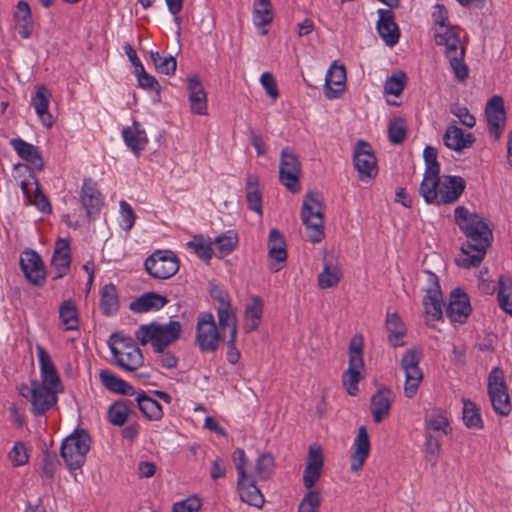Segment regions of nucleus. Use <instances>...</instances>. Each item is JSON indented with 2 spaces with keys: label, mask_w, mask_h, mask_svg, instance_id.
Listing matches in <instances>:
<instances>
[{
  "label": "nucleus",
  "mask_w": 512,
  "mask_h": 512,
  "mask_svg": "<svg viewBox=\"0 0 512 512\" xmlns=\"http://www.w3.org/2000/svg\"><path fill=\"white\" fill-rule=\"evenodd\" d=\"M438 151L436 148L432 146H426L423 151V158L425 161V173L423 180L420 184L422 188L426 189V196L430 198L432 195L431 189H428L426 186L429 184L432 188L435 185V182L432 183L431 180L438 177L440 175V163L438 162Z\"/></svg>",
  "instance_id": "bb28decb"
},
{
  "label": "nucleus",
  "mask_w": 512,
  "mask_h": 512,
  "mask_svg": "<svg viewBox=\"0 0 512 512\" xmlns=\"http://www.w3.org/2000/svg\"><path fill=\"white\" fill-rule=\"evenodd\" d=\"M421 359L422 351L415 348L408 349L401 359V368L405 373L404 394L408 398L415 396L423 380V373L419 368Z\"/></svg>",
  "instance_id": "9d476101"
},
{
  "label": "nucleus",
  "mask_w": 512,
  "mask_h": 512,
  "mask_svg": "<svg viewBox=\"0 0 512 512\" xmlns=\"http://www.w3.org/2000/svg\"><path fill=\"white\" fill-rule=\"evenodd\" d=\"M449 421L441 410H433L426 416L425 419V431L426 433H439L442 432L444 435L448 434Z\"/></svg>",
  "instance_id": "37998d69"
},
{
  "label": "nucleus",
  "mask_w": 512,
  "mask_h": 512,
  "mask_svg": "<svg viewBox=\"0 0 512 512\" xmlns=\"http://www.w3.org/2000/svg\"><path fill=\"white\" fill-rule=\"evenodd\" d=\"M363 340L354 336L349 344V366L342 375V384L351 396L357 395L358 383L364 378Z\"/></svg>",
  "instance_id": "0eeeda50"
},
{
  "label": "nucleus",
  "mask_w": 512,
  "mask_h": 512,
  "mask_svg": "<svg viewBox=\"0 0 512 512\" xmlns=\"http://www.w3.org/2000/svg\"><path fill=\"white\" fill-rule=\"evenodd\" d=\"M108 346L112 351V347H119V350L127 351L128 347L138 348L131 336L124 335L121 332L113 333L108 340Z\"/></svg>",
  "instance_id": "e2e57ef3"
},
{
  "label": "nucleus",
  "mask_w": 512,
  "mask_h": 512,
  "mask_svg": "<svg viewBox=\"0 0 512 512\" xmlns=\"http://www.w3.org/2000/svg\"><path fill=\"white\" fill-rule=\"evenodd\" d=\"M300 174L301 163L298 157L289 148L282 149L279 164V181L281 184L290 192L298 193L301 190Z\"/></svg>",
  "instance_id": "9b49d317"
},
{
  "label": "nucleus",
  "mask_w": 512,
  "mask_h": 512,
  "mask_svg": "<svg viewBox=\"0 0 512 512\" xmlns=\"http://www.w3.org/2000/svg\"><path fill=\"white\" fill-rule=\"evenodd\" d=\"M90 445V435L84 429H76L63 440L60 454L69 470L80 469L84 465Z\"/></svg>",
  "instance_id": "423d86ee"
},
{
  "label": "nucleus",
  "mask_w": 512,
  "mask_h": 512,
  "mask_svg": "<svg viewBox=\"0 0 512 512\" xmlns=\"http://www.w3.org/2000/svg\"><path fill=\"white\" fill-rule=\"evenodd\" d=\"M150 58L155 66V69L165 75H173L176 71V59L171 56H162L159 52H151Z\"/></svg>",
  "instance_id": "6e6d98bb"
},
{
  "label": "nucleus",
  "mask_w": 512,
  "mask_h": 512,
  "mask_svg": "<svg viewBox=\"0 0 512 512\" xmlns=\"http://www.w3.org/2000/svg\"><path fill=\"white\" fill-rule=\"evenodd\" d=\"M123 139L126 145L134 152L139 155L143 151L148 143L146 133L140 128L139 123L134 122L133 128L126 127L122 131Z\"/></svg>",
  "instance_id": "f704fd0d"
},
{
  "label": "nucleus",
  "mask_w": 512,
  "mask_h": 512,
  "mask_svg": "<svg viewBox=\"0 0 512 512\" xmlns=\"http://www.w3.org/2000/svg\"><path fill=\"white\" fill-rule=\"evenodd\" d=\"M346 70L344 66L332 64L325 77L324 94L328 99L338 98L345 89Z\"/></svg>",
  "instance_id": "5701e85b"
},
{
  "label": "nucleus",
  "mask_w": 512,
  "mask_h": 512,
  "mask_svg": "<svg viewBox=\"0 0 512 512\" xmlns=\"http://www.w3.org/2000/svg\"><path fill=\"white\" fill-rule=\"evenodd\" d=\"M115 363L121 369L128 372H135L144 364V357L140 348H129L127 351L119 350V347H112L111 351Z\"/></svg>",
  "instance_id": "a878e982"
},
{
  "label": "nucleus",
  "mask_w": 512,
  "mask_h": 512,
  "mask_svg": "<svg viewBox=\"0 0 512 512\" xmlns=\"http://www.w3.org/2000/svg\"><path fill=\"white\" fill-rule=\"evenodd\" d=\"M441 451V440L432 433H426L425 457L428 462L435 466L438 462V456Z\"/></svg>",
  "instance_id": "13d9d810"
},
{
  "label": "nucleus",
  "mask_w": 512,
  "mask_h": 512,
  "mask_svg": "<svg viewBox=\"0 0 512 512\" xmlns=\"http://www.w3.org/2000/svg\"><path fill=\"white\" fill-rule=\"evenodd\" d=\"M20 266L30 283L39 287L45 284V267L41 257L35 251H25L20 258Z\"/></svg>",
  "instance_id": "6ab92c4d"
},
{
  "label": "nucleus",
  "mask_w": 512,
  "mask_h": 512,
  "mask_svg": "<svg viewBox=\"0 0 512 512\" xmlns=\"http://www.w3.org/2000/svg\"><path fill=\"white\" fill-rule=\"evenodd\" d=\"M386 328L389 344L394 348L404 346L402 338L406 335V327L397 313L387 314Z\"/></svg>",
  "instance_id": "e433bc0d"
},
{
  "label": "nucleus",
  "mask_w": 512,
  "mask_h": 512,
  "mask_svg": "<svg viewBox=\"0 0 512 512\" xmlns=\"http://www.w3.org/2000/svg\"><path fill=\"white\" fill-rule=\"evenodd\" d=\"M238 243L237 234L233 231H228L215 238L214 244L216 246L217 255L219 258L225 257L232 253Z\"/></svg>",
  "instance_id": "5fc2aeb1"
},
{
  "label": "nucleus",
  "mask_w": 512,
  "mask_h": 512,
  "mask_svg": "<svg viewBox=\"0 0 512 512\" xmlns=\"http://www.w3.org/2000/svg\"><path fill=\"white\" fill-rule=\"evenodd\" d=\"M146 272L155 279L165 280L173 277L179 270V260L170 250H157L144 262Z\"/></svg>",
  "instance_id": "1a4fd4ad"
},
{
  "label": "nucleus",
  "mask_w": 512,
  "mask_h": 512,
  "mask_svg": "<svg viewBox=\"0 0 512 512\" xmlns=\"http://www.w3.org/2000/svg\"><path fill=\"white\" fill-rule=\"evenodd\" d=\"M450 112L456 116L460 122L468 127L473 128L476 124L475 117L469 112L468 108L465 106L453 105L450 108Z\"/></svg>",
  "instance_id": "338daca9"
},
{
  "label": "nucleus",
  "mask_w": 512,
  "mask_h": 512,
  "mask_svg": "<svg viewBox=\"0 0 512 512\" xmlns=\"http://www.w3.org/2000/svg\"><path fill=\"white\" fill-rule=\"evenodd\" d=\"M273 20L270 0H254L253 21L257 27L266 26Z\"/></svg>",
  "instance_id": "49530a36"
},
{
  "label": "nucleus",
  "mask_w": 512,
  "mask_h": 512,
  "mask_svg": "<svg viewBox=\"0 0 512 512\" xmlns=\"http://www.w3.org/2000/svg\"><path fill=\"white\" fill-rule=\"evenodd\" d=\"M497 298L500 308L512 315V281L510 278L500 277Z\"/></svg>",
  "instance_id": "8fccbe9b"
},
{
  "label": "nucleus",
  "mask_w": 512,
  "mask_h": 512,
  "mask_svg": "<svg viewBox=\"0 0 512 512\" xmlns=\"http://www.w3.org/2000/svg\"><path fill=\"white\" fill-rule=\"evenodd\" d=\"M433 20L438 27L435 29L434 40L436 45L445 46L446 57L458 81L468 78L469 69L464 63L465 49L460 43V36L454 28L446 26L448 20L444 5L437 4L433 13Z\"/></svg>",
  "instance_id": "f03ea898"
},
{
  "label": "nucleus",
  "mask_w": 512,
  "mask_h": 512,
  "mask_svg": "<svg viewBox=\"0 0 512 512\" xmlns=\"http://www.w3.org/2000/svg\"><path fill=\"white\" fill-rule=\"evenodd\" d=\"M487 391L495 413L500 416H508L511 412L512 406L508 395L504 372L501 368L494 367L489 373Z\"/></svg>",
  "instance_id": "6e6552de"
},
{
  "label": "nucleus",
  "mask_w": 512,
  "mask_h": 512,
  "mask_svg": "<svg viewBox=\"0 0 512 512\" xmlns=\"http://www.w3.org/2000/svg\"><path fill=\"white\" fill-rule=\"evenodd\" d=\"M354 452L351 456V470L356 472L360 470L370 453V440L365 426L358 429L354 440Z\"/></svg>",
  "instance_id": "cd10ccee"
},
{
  "label": "nucleus",
  "mask_w": 512,
  "mask_h": 512,
  "mask_svg": "<svg viewBox=\"0 0 512 512\" xmlns=\"http://www.w3.org/2000/svg\"><path fill=\"white\" fill-rule=\"evenodd\" d=\"M60 462L56 452L45 450L42 456V471L46 478H53Z\"/></svg>",
  "instance_id": "680f3d73"
},
{
  "label": "nucleus",
  "mask_w": 512,
  "mask_h": 512,
  "mask_svg": "<svg viewBox=\"0 0 512 512\" xmlns=\"http://www.w3.org/2000/svg\"><path fill=\"white\" fill-rule=\"evenodd\" d=\"M59 317L66 330L78 329V313L72 300L64 301L59 308Z\"/></svg>",
  "instance_id": "603ef678"
},
{
  "label": "nucleus",
  "mask_w": 512,
  "mask_h": 512,
  "mask_svg": "<svg viewBox=\"0 0 512 512\" xmlns=\"http://www.w3.org/2000/svg\"><path fill=\"white\" fill-rule=\"evenodd\" d=\"M168 303L166 297L155 292H147L136 298L129 305V308L136 313L158 311Z\"/></svg>",
  "instance_id": "72a5a7b5"
},
{
  "label": "nucleus",
  "mask_w": 512,
  "mask_h": 512,
  "mask_svg": "<svg viewBox=\"0 0 512 512\" xmlns=\"http://www.w3.org/2000/svg\"><path fill=\"white\" fill-rule=\"evenodd\" d=\"M392 403V393L387 388L377 391L371 398V413L375 423L383 421L390 412Z\"/></svg>",
  "instance_id": "473e14b6"
},
{
  "label": "nucleus",
  "mask_w": 512,
  "mask_h": 512,
  "mask_svg": "<svg viewBox=\"0 0 512 512\" xmlns=\"http://www.w3.org/2000/svg\"><path fill=\"white\" fill-rule=\"evenodd\" d=\"M36 349L42 379L40 384L57 389L58 385L60 384V377L51 360L50 355L45 350V348L40 345H37Z\"/></svg>",
  "instance_id": "c85d7f7f"
},
{
  "label": "nucleus",
  "mask_w": 512,
  "mask_h": 512,
  "mask_svg": "<svg viewBox=\"0 0 512 512\" xmlns=\"http://www.w3.org/2000/svg\"><path fill=\"white\" fill-rule=\"evenodd\" d=\"M320 505V492L317 490H308L300 501L298 512H317Z\"/></svg>",
  "instance_id": "052dcab7"
},
{
  "label": "nucleus",
  "mask_w": 512,
  "mask_h": 512,
  "mask_svg": "<svg viewBox=\"0 0 512 512\" xmlns=\"http://www.w3.org/2000/svg\"><path fill=\"white\" fill-rule=\"evenodd\" d=\"M472 312L469 296L460 288L454 289L450 294L446 316L452 323L464 324Z\"/></svg>",
  "instance_id": "a211bd4d"
},
{
  "label": "nucleus",
  "mask_w": 512,
  "mask_h": 512,
  "mask_svg": "<svg viewBox=\"0 0 512 512\" xmlns=\"http://www.w3.org/2000/svg\"><path fill=\"white\" fill-rule=\"evenodd\" d=\"M301 219L308 231L312 243H319L324 238V204L319 192L305 194L301 208Z\"/></svg>",
  "instance_id": "39448f33"
},
{
  "label": "nucleus",
  "mask_w": 512,
  "mask_h": 512,
  "mask_svg": "<svg viewBox=\"0 0 512 512\" xmlns=\"http://www.w3.org/2000/svg\"><path fill=\"white\" fill-rule=\"evenodd\" d=\"M50 92L44 85L36 88V93L31 99V105L34 107L41 123L46 127L53 125L52 115L49 113Z\"/></svg>",
  "instance_id": "2f4dec72"
},
{
  "label": "nucleus",
  "mask_w": 512,
  "mask_h": 512,
  "mask_svg": "<svg viewBox=\"0 0 512 512\" xmlns=\"http://www.w3.org/2000/svg\"><path fill=\"white\" fill-rule=\"evenodd\" d=\"M181 330L179 321L171 320L166 324L151 322L141 325L136 330L135 337L143 346L150 343L154 352H163V349L180 338Z\"/></svg>",
  "instance_id": "7ed1b4c3"
},
{
  "label": "nucleus",
  "mask_w": 512,
  "mask_h": 512,
  "mask_svg": "<svg viewBox=\"0 0 512 512\" xmlns=\"http://www.w3.org/2000/svg\"><path fill=\"white\" fill-rule=\"evenodd\" d=\"M99 377L103 386L111 392L125 396H132L135 394L134 388L128 382L117 377L108 370H102Z\"/></svg>",
  "instance_id": "c9c22d12"
},
{
  "label": "nucleus",
  "mask_w": 512,
  "mask_h": 512,
  "mask_svg": "<svg viewBox=\"0 0 512 512\" xmlns=\"http://www.w3.org/2000/svg\"><path fill=\"white\" fill-rule=\"evenodd\" d=\"M426 277L429 285L426 289V296L423 299L425 314L430 316L433 321L440 320L443 316V297L439 279L430 271H426Z\"/></svg>",
  "instance_id": "2eb2a0df"
},
{
  "label": "nucleus",
  "mask_w": 512,
  "mask_h": 512,
  "mask_svg": "<svg viewBox=\"0 0 512 512\" xmlns=\"http://www.w3.org/2000/svg\"><path fill=\"white\" fill-rule=\"evenodd\" d=\"M220 332L211 313H202L196 326V343L202 352H214L218 348Z\"/></svg>",
  "instance_id": "f8f14e48"
},
{
  "label": "nucleus",
  "mask_w": 512,
  "mask_h": 512,
  "mask_svg": "<svg viewBox=\"0 0 512 512\" xmlns=\"http://www.w3.org/2000/svg\"><path fill=\"white\" fill-rule=\"evenodd\" d=\"M353 161L360 179L373 178L377 175V159L369 143L358 140L354 152Z\"/></svg>",
  "instance_id": "4468645a"
},
{
  "label": "nucleus",
  "mask_w": 512,
  "mask_h": 512,
  "mask_svg": "<svg viewBox=\"0 0 512 512\" xmlns=\"http://www.w3.org/2000/svg\"><path fill=\"white\" fill-rule=\"evenodd\" d=\"M79 200L85 210L88 222L94 221L104 206V197L98 184L92 178H84L81 186Z\"/></svg>",
  "instance_id": "ddd939ff"
},
{
  "label": "nucleus",
  "mask_w": 512,
  "mask_h": 512,
  "mask_svg": "<svg viewBox=\"0 0 512 512\" xmlns=\"http://www.w3.org/2000/svg\"><path fill=\"white\" fill-rule=\"evenodd\" d=\"M35 186L34 192L28 189V197H25L26 204L35 206L42 213H50L52 208L48 197L43 193L39 181L33 184Z\"/></svg>",
  "instance_id": "864d4df0"
},
{
  "label": "nucleus",
  "mask_w": 512,
  "mask_h": 512,
  "mask_svg": "<svg viewBox=\"0 0 512 512\" xmlns=\"http://www.w3.org/2000/svg\"><path fill=\"white\" fill-rule=\"evenodd\" d=\"M485 114L488 122L490 135L495 140H499L501 138L506 123V112L503 98L501 96L494 95L487 102Z\"/></svg>",
  "instance_id": "f3484780"
},
{
  "label": "nucleus",
  "mask_w": 512,
  "mask_h": 512,
  "mask_svg": "<svg viewBox=\"0 0 512 512\" xmlns=\"http://www.w3.org/2000/svg\"><path fill=\"white\" fill-rule=\"evenodd\" d=\"M256 479L252 476H247L244 479H238L237 490L240 499L256 508H262L264 505V496L262 495L259 488L256 486Z\"/></svg>",
  "instance_id": "c756f323"
},
{
  "label": "nucleus",
  "mask_w": 512,
  "mask_h": 512,
  "mask_svg": "<svg viewBox=\"0 0 512 512\" xmlns=\"http://www.w3.org/2000/svg\"><path fill=\"white\" fill-rule=\"evenodd\" d=\"M10 145L21 159L32 164L35 169L38 171H42L44 169V160L38 147L24 141L21 138L11 139Z\"/></svg>",
  "instance_id": "7c9ffc66"
},
{
  "label": "nucleus",
  "mask_w": 512,
  "mask_h": 512,
  "mask_svg": "<svg viewBox=\"0 0 512 512\" xmlns=\"http://www.w3.org/2000/svg\"><path fill=\"white\" fill-rule=\"evenodd\" d=\"M71 253L70 243L67 239L59 238L55 243L51 266L55 271L53 279L64 277L70 270Z\"/></svg>",
  "instance_id": "4be33fe9"
},
{
  "label": "nucleus",
  "mask_w": 512,
  "mask_h": 512,
  "mask_svg": "<svg viewBox=\"0 0 512 512\" xmlns=\"http://www.w3.org/2000/svg\"><path fill=\"white\" fill-rule=\"evenodd\" d=\"M378 15L377 32L386 45L393 47L400 38V30L395 22L394 13L391 9H379Z\"/></svg>",
  "instance_id": "412c9836"
},
{
  "label": "nucleus",
  "mask_w": 512,
  "mask_h": 512,
  "mask_svg": "<svg viewBox=\"0 0 512 512\" xmlns=\"http://www.w3.org/2000/svg\"><path fill=\"white\" fill-rule=\"evenodd\" d=\"M188 246L194 250L199 258L205 261H209L212 258L213 249L211 243H205L202 237H195L188 243Z\"/></svg>",
  "instance_id": "69168bd1"
},
{
  "label": "nucleus",
  "mask_w": 512,
  "mask_h": 512,
  "mask_svg": "<svg viewBox=\"0 0 512 512\" xmlns=\"http://www.w3.org/2000/svg\"><path fill=\"white\" fill-rule=\"evenodd\" d=\"M269 256L278 262H284L287 258L286 243L279 230L273 228L269 233Z\"/></svg>",
  "instance_id": "79ce46f5"
},
{
  "label": "nucleus",
  "mask_w": 512,
  "mask_h": 512,
  "mask_svg": "<svg viewBox=\"0 0 512 512\" xmlns=\"http://www.w3.org/2000/svg\"><path fill=\"white\" fill-rule=\"evenodd\" d=\"M13 177L19 182L24 197H28L30 185L38 181L33 170L27 164L22 163L14 165Z\"/></svg>",
  "instance_id": "c03bdc74"
},
{
  "label": "nucleus",
  "mask_w": 512,
  "mask_h": 512,
  "mask_svg": "<svg viewBox=\"0 0 512 512\" xmlns=\"http://www.w3.org/2000/svg\"><path fill=\"white\" fill-rule=\"evenodd\" d=\"M407 135V125L403 118H396L390 121L388 126V137L392 144L402 143Z\"/></svg>",
  "instance_id": "4d7b16f0"
},
{
  "label": "nucleus",
  "mask_w": 512,
  "mask_h": 512,
  "mask_svg": "<svg viewBox=\"0 0 512 512\" xmlns=\"http://www.w3.org/2000/svg\"><path fill=\"white\" fill-rule=\"evenodd\" d=\"M274 458L270 453L259 455L254 469V479L260 481L268 480L274 472Z\"/></svg>",
  "instance_id": "3c124183"
},
{
  "label": "nucleus",
  "mask_w": 512,
  "mask_h": 512,
  "mask_svg": "<svg viewBox=\"0 0 512 512\" xmlns=\"http://www.w3.org/2000/svg\"><path fill=\"white\" fill-rule=\"evenodd\" d=\"M187 90L191 112L197 115H206L208 110L207 94L197 75L188 78Z\"/></svg>",
  "instance_id": "b1692460"
},
{
  "label": "nucleus",
  "mask_w": 512,
  "mask_h": 512,
  "mask_svg": "<svg viewBox=\"0 0 512 512\" xmlns=\"http://www.w3.org/2000/svg\"><path fill=\"white\" fill-rule=\"evenodd\" d=\"M217 317L220 329L224 331L229 329V337L237 336V318L231 304L223 307H217Z\"/></svg>",
  "instance_id": "09e8293b"
},
{
  "label": "nucleus",
  "mask_w": 512,
  "mask_h": 512,
  "mask_svg": "<svg viewBox=\"0 0 512 512\" xmlns=\"http://www.w3.org/2000/svg\"><path fill=\"white\" fill-rule=\"evenodd\" d=\"M137 405L143 415L152 421L160 420L163 417L162 406L158 401L142 392L136 397Z\"/></svg>",
  "instance_id": "ea45409f"
},
{
  "label": "nucleus",
  "mask_w": 512,
  "mask_h": 512,
  "mask_svg": "<svg viewBox=\"0 0 512 512\" xmlns=\"http://www.w3.org/2000/svg\"><path fill=\"white\" fill-rule=\"evenodd\" d=\"M324 465L322 449L319 446H310L308 451L307 464L303 472V484L308 490L319 481Z\"/></svg>",
  "instance_id": "aec40b11"
},
{
  "label": "nucleus",
  "mask_w": 512,
  "mask_h": 512,
  "mask_svg": "<svg viewBox=\"0 0 512 512\" xmlns=\"http://www.w3.org/2000/svg\"><path fill=\"white\" fill-rule=\"evenodd\" d=\"M476 141L472 133H465L456 125H449L443 135L444 145L453 151L460 152L471 147Z\"/></svg>",
  "instance_id": "393cba45"
},
{
  "label": "nucleus",
  "mask_w": 512,
  "mask_h": 512,
  "mask_svg": "<svg viewBox=\"0 0 512 512\" xmlns=\"http://www.w3.org/2000/svg\"><path fill=\"white\" fill-rule=\"evenodd\" d=\"M57 389L31 381V412L35 416L44 415L57 403Z\"/></svg>",
  "instance_id": "dca6fc26"
},
{
  "label": "nucleus",
  "mask_w": 512,
  "mask_h": 512,
  "mask_svg": "<svg viewBox=\"0 0 512 512\" xmlns=\"http://www.w3.org/2000/svg\"><path fill=\"white\" fill-rule=\"evenodd\" d=\"M133 402L127 400L115 401L108 408V419L114 426H123L132 411Z\"/></svg>",
  "instance_id": "58836bf2"
},
{
  "label": "nucleus",
  "mask_w": 512,
  "mask_h": 512,
  "mask_svg": "<svg viewBox=\"0 0 512 512\" xmlns=\"http://www.w3.org/2000/svg\"><path fill=\"white\" fill-rule=\"evenodd\" d=\"M435 185L431 188L428 184L426 187L431 189L430 198L426 196V189L420 186L419 192L427 204L446 205L458 201L466 188V181L461 176L443 175L431 180Z\"/></svg>",
  "instance_id": "20e7f679"
},
{
  "label": "nucleus",
  "mask_w": 512,
  "mask_h": 512,
  "mask_svg": "<svg viewBox=\"0 0 512 512\" xmlns=\"http://www.w3.org/2000/svg\"><path fill=\"white\" fill-rule=\"evenodd\" d=\"M101 310L104 315L110 316L119 309V299L117 288L113 284H106L101 291Z\"/></svg>",
  "instance_id": "a19ab883"
},
{
  "label": "nucleus",
  "mask_w": 512,
  "mask_h": 512,
  "mask_svg": "<svg viewBox=\"0 0 512 512\" xmlns=\"http://www.w3.org/2000/svg\"><path fill=\"white\" fill-rule=\"evenodd\" d=\"M9 458L15 466H22L28 462L27 448L22 442H17L9 453Z\"/></svg>",
  "instance_id": "774afa93"
},
{
  "label": "nucleus",
  "mask_w": 512,
  "mask_h": 512,
  "mask_svg": "<svg viewBox=\"0 0 512 512\" xmlns=\"http://www.w3.org/2000/svg\"><path fill=\"white\" fill-rule=\"evenodd\" d=\"M263 312V301L259 296H252L245 307V330L251 332L259 327Z\"/></svg>",
  "instance_id": "4c0bfd02"
},
{
  "label": "nucleus",
  "mask_w": 512,
  "mask_h": 512,
  "mask_svg": "<svg viewBox=\"0 0 512 512\" xmlns=\"http://www.w3.org/2000/svg\"><path fill=\"white\" fill-rule=\"evenodd\" d=\"M462 414L464 424L467 428L481 429L483 427L480 410L473 401L469 399H463Z\"/></svg>",
  "instance_id": "de8ad7c7"
},
{
  "label": "nucleus",
  "mask_w": 512,
  "mask_h": 512,
  "mask_svg": "<svg viewBox=\"0 0 512 512\" xmlns=\"http://www.w3.org/2000/svg\"><path fill=\"white\" fill-rule=\"evenodd\" d=\"M342 277L341 270L332 263L324 262L323 271L318 275V285L321 289H327L338 285Z\"/></svg>",
  "instance_id": "a18cd8bd"
},
{
  "label": "nucleus",
  "mask_w": 512,
  "mask_h": 512,
  "mask_svg": "<svg viewBox=\"0 0 512 512\" xmlns=\"http://www.w3.org/2000/svg\"><path fill=\"white\" fill-rule=\"evenodd\" d=\"M455 221L467 238L461 247L463 257L456 260L457 264L463 268L479 266L491 245L492 231L479 215L464 206L456 207Z\"/></svg>",
  "instance_id": "f257e3e1"
},
{
  "label": "nucleus",
  "mask_w": 512,
  "mask_h": 512,
  "mask_svg": "<svg viewBox=\"0 0 512 512\" xmlns=\"http://www.w3.org/2000/svg\"><path fill=\"white\" fill-rule=\"evenodd\" d=\"M406 75L404 72L399 71L393 73L384 84V92L386 94L399 96L405 88Z\"/></svg>",
  "instance_id": "bf43d9fd"
},
{
  "label": "nucleus",
  "mask_w": 512,
  "mask_h": 512,
  "mask_svg": "<svg viewBox=\"0 0 512 512\" xmlns=\"http://www.w3.org/2000/svg\"><path fill=\"white\" fill-rule=\"evenodd\" d=\"M202 502L197 496H190L172 506V512H199Z\"/></svg>",
  "instance_id": "0e129e2a"
}]
</instances>
